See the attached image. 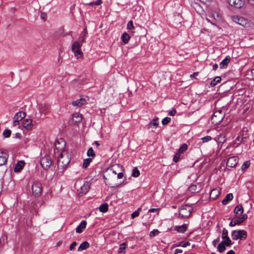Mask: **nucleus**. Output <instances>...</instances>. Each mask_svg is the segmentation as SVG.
Segmentation results:
<instances>
[{
  "label": "nucleus",
  "instance_id": "nucleus-1",
  "mask_svg": "<svg viewBox=\"0 0 254 254\" xmlns=\"http://www.w3.org/2000/svg\"><path fill=\"white\" fill-rule=\"evenodd\" d=\"M192 211L191 207L189 204L182 205L179 208V215L182 218H186L190 216Z\"/></svg>",
  "mask_w": 254,
  "mask_h": 254
},
{
  "label": "nucleus",
  "instance_id": "nucleus-2",
  "mask_svg": "<svg viewBox=\"0 0 254 254\" xmlns=\"http://www.w3.org/2000/svg\"><path fill=\"white\" fill-rule=\"evenodd\" d=\"M224 116L225 115L222 113L221 110L215 112L211 117L212 123L215 125L220 124L223 120Z\"/></svg>",
  "mask_w": 254,
  "mask_h": 254
},
{
  "label": "nucleus",
  "instance_id": "nucleus-3",
  "mask_svg": "<svg viewBox=\"0 0 254 254\" xmlns=\"http://www.w3.org/2000/svg\"><path fill=\"white\" fill-rule=\"evenodd\" d=\"M65 141L63 138L57 139L55 142V148L54 149V153L56 154L58 152H63L65 147Z\"/></svg>",
  "mask_w": 254,
  "mask_h": 254
},
{
  "label": "nucleus",
  "instance_id": "nucleus-4",
  "mask_svg": "<svg viewBox=\"0 0 254 254\" xmlns=\"http://www.w3.org/2000/svg\"><path fill=\"white\" fill-rule=\"evenodd\" d=\"M81 44H80V42L77 41H75L72 44L71 50L74 53L75 57H77L78 58L81 57L83 55V53L81 50Z\"/></svg>",
  "mask_w": 254,
  "mask_h": 254
},
{
  "label": "nucleus",
  "instance_id": "nucleus-5",
  "mask_svg": "<svg viewBox=\"0 0 254 254\" xmlns=\"http://www.w3.org/2000/svg\"><path fill=\"white\" fill-rule=\"evenodd\" d=\"M63 158L64 155L62 152H61L58 156L57 160V166L58 169L61 168L63 170L65 169L66 167V166L69 164L70 162V160L68 158H66L65 160H62Z\"/></svg>",
  "mask_w": 254,
  "mask_h": 254
},
{
  "label": "nucleus",
  "instance_id": "nucleus-6",
  "mask_svg": "<svg viewBox=\"0 0 254 254\" xmlns=\"http://www.w3.org/2000/svg\"><path fill=\"white\" fill-rule=\"evenodd\" d=\"M32 190L33 194L35 197L39 196L42 191L41 183L38 181L34 182L32 186Z\"/></svg>",
  "mask_w": 254,
  "mask_h": 254
},
{
  "label": "nucleus",
  "instance_id": "nucleus-7",
  "mask_svg": "<svg viewBox=\"0 0 254 254\" xmlns=\"http://www.w3.org/2000/svg\"><path fill=\"white\" fill-rule=\"evenodd\" d=\"M51 157L49 155H45L42 157L40 161V164L44 170H48L52 165Z\"/></svg>",
  "mask_w": 254,
  "mask_h": 254
},
{
  "label": "nucleus",
  "instance_id": "nucleus-8",
  "mask_svg": "<svg viewBox=\"0 0 254 254\" xmlns=\"http://www.w3.org/2000/svg\"><path fill=\"white\" fill-rule=\"evenodd\" d=\"M9 154L6 150H0V166L4 165L7 163Z\"/></svg>",
  "mask_w": 254,
  "mask_h": 254
},
{
  "label": "nucleus",
  "instance_id": "nucleus-9",
  "mask_svg": "<svg viewBox=\"0 0 254 254\" xmlns=\"http://www.w3.org/2000/svg\"><path fill=\"white\" fill-rule=\"evenodd\" d=\"M229 4L235 8L239 9L242 7L244 4V0H227Z\"/></svg>",
  "mask_w": 254,
  "mask_h": 254
},
{
  "label": "nucleus",
  "instance_id": "nucleus-10",
  "mask_svg": "<svg viewBox=\"0 0 254 254\" xmlns=\"http://www.w3.org/2000/svg\"><path fill=\"white\" fill-rule=\"evenodd\" d=\"M232 18L234 22L243 26H245L247 24V19L243 17L233 16Z\"/></svg>",
  "mask_w": 254,
  "mask_h": 254
},
{
  "label": "nucleus",
  "instance_id": "nucleus-11",
  "mask_svg": "<svg viewBox=\"0 0 254 254\" xmlns=\"http://www.w3.org/2000/svg\"><path fill=\"white\" fill-rule=\"evenodd\" d=\"M238 163V158L236 156H232L227 159L226 165L231 168L235 167Z\"/></svg>",
  "mask_w": 254,
  "mask_h": 254
},
{
  "label": "nucleus",
  "instance_id": "nucleus-12",
  "mask_svg": "<svg viewBox=\"0 0 254 254\" xmlns=\"http://www.w3.org/2000/svg\"><path fill=\"white\" fill-rule=\"evenodd\" d=\"M22 126L27 130H31L33 127L32 120L31 119L24 120L22 123Z\"/></svg>",
  "mask_w": 254,
  "mask_h": 254
},
{
  "label": "nucleus",
  "instance_id": "nucleus-13",
  "mask_svg": "<svg viewBox=\"0 0 254 254\" xmlns=\"http://www.w3.org/2000/svg\"><path fill=\"white\" fill-rule=\"evenodd\" d=\"M25 162L24 161H19L16 164L14 168V171L16 173L20 172L24 167Z\"/></svg>",
  "mask_w": 254,
  "mask_h": 254
},
{
  "label": "nucleus",
  "instance_id": "nucleus-14",
  "mask_svg": "<svg viewBox=\"0 0 254 254\" xmlns=\"http://www.w3.org/2000/svg\"><path fill=\"white\" fill-rule=\"evenodd\" d=\"M87 225V222L85 220H82L76 229V232L77 233H81L85 229Z\"/></svg>",
  "mask_w": 254,
  "mask_h": 254
},
{
  "label": "nucleus",
  "instance_id": "nucleus-15",
  "mask_svg": "<svg viewBox=\"0 0 254 254\" xmlns=\"http://www.w3.org/2000/svg\"><path fill=\"white\" fill-rule=\"evenodd\" d=\"M87 103L86 100L84 98H80L76 100L73 101L72 102V105L74 106L81 107L82 105H84Z\"/></svg>",
  "mask_w": 254,
  "mask_h": 254
},
{
  "label": "nucleus",
  "instance_id": "nucleus-16",
  "mask_svg": "<svg viewBox=\"0 0 254 254\" xmlns=\"http://www.w3.org/2000/svg\"><path fill=\"white\" fill-rule=\"evenodd\" d=\"M237 233L238 235V239L241 240H246L247 237V232L244 230H236Z\"/></svg>",
  "mask_w": 254,
  "mask_h": 254
},
{
  "label": "nucleus",
  "instance_id": "nucleus-17",
  "mask_svg": "<svg viewBox=\"0 0 254 254\" xmlns=\"http://www.w3.org/2000/svg\"><path fill=\"white\" fill-rule=\"evenodd\" d=\"M231 57L230 56H227L220 63V68H224L227 67L228 64L230 62Z\"/></svg>",
  "mask_w": 254,
  "mask_h": 254
},
{
  "label": "nucleus",
  "instance_id": "nucleus-18",
  "mask_svg": "<svg viewBox=\"0 0 254 254\" xmlns=\"http://www.w3.org/2000/svg\"><path fill=\"white\" fill-rule=\"evenodd\" d=\"M90 185L89 182H85L84 184L80 188V192L83 194H86L89 190Z\"/></svg>",
  "mask_w": 254,
  "mask_h": 254
},
{
  "label": "nucleus",
  "instance_id": "nucleus-19",
  "mask_svg": "<svg viewBox=\"0 0 254 254\" xmlns=\"http://www.w3.org/2000/svg\"><path fill=\"white\" fill-rule=\"evenodd\" d=\"M234 212L236 214V215L241 216L244 212V208L242 205H237L234 210Z\"/></svg>",
  "mask_w": 254,
  "mask_h": 254
},
{
  "label": "nucleus",
  "instance_id": "nucleus-20",
  "mask_svg": "<svg viewBox=\"0 0 254 254\" xmlns=\"http://www.w3.org/2000/svg\"><path fill=\"white\" fill-rule=\"evenodd\" d=\"M187 230V225L184 224L181 226H176L174 227V230L177 231L178 232L184 233Z\"/></svg>",
  "mask_w": 254,
  "mask_h": 254
},
{
  "label": "nucleus",
  "instance_id": "nucleus-21",
  "mask_svg": "<svg viewBox=\"0 0 254 254\" xmlns=\"http://www.w3.org/2000/svg\"><path fill=\"white\" fill-rule=\"evenodd\" d=\"M158 117H156L155 119H154L153 120H151L150 122V123L147 125H146L147 128L148 129H149L150 128H151L153 127H157L158 125Z\"/></svg>",
  "mask_w": 254,
  "mask_h": 254
},
{
  "label": "nucleus",
  "instance_id": "nucleus-22",
  "mask_svg": "<svg viewBox=\"0 0 254 254\" xmlns=\"http://www.w3.org/2000/svg\"><path fill=\"white\" fill-rule=\"evenodd\" d=\"M233 198V194L232 193H229L227 194L223 199L222 203L223 205H226L230 201L232 200Z\"/></svg>",
  "mask_w": 254,
  "mask_h": 254
},
{
  "label": "nucleus",
  "instance_id": "nucleus-23",
  "mask_svg": "<svg viewBox=\"0 0 254 254\" xmlns=\"http://www.w3.org/2000/svg\"><path fill=\"white\" fill-rule=\"evenodd\" d=\"M90 246L89 243L87 241H84L82 243L78 248L77 251L81 252L83 250L87 249Z\"/></svg>",
  "mask_w": 254,
  "mask_h": 254
},
{
  "label": "nucleus",
  "instance_id": "nucleus-24",
  "mask_svg": "<svg viewBox=\"0 0 254 254\" xmlns=\"http://www.w3.org/2000/svg\"><path fill=\"white\" fill-rule=\"evenodd\" d=\"M220 194V192L218 190L216 189H213L210 192V197L213 199H215L219 196Z\"/></svg>",
  "mask_w": 254,
  "mask_h": 254
},
{
  "label": "nucleus",
  "instance_id": "nucleus-25",
  "mask_svg": "<svg viewBox=\"0 0 254 254\" xmlns=\"http://www.w3.org/2000/svg\"><path fill=\"white\" fill-rule=\"evenodd\" d=\"M222 239L223 240L227 241L228 242H232L230 238L228 236V231L225 228L223 229V232L222 234Z\"/></svg>",
  "mask_w": 254,
  "mask_h": 254
},
{
  "label": "nucleus",
  "instance_id": "nucleus-26",
  "mask_svg": "<svg viewBox=\"0 0 254 254\" xmlns=\"http://www.w3.org/2000/svg\"><path fill=\"white\" fill-rule=\"evenodd\" d=\"M130 38V36L127 32H124L121 36L122 41L125 44H127L128 43Z\"/></svg>",
  "mask_w": 254,
  "mask_h": 254
},
{
  "label": "nucleus",
  "instance_id": "nucleus-27",
  "mask_svg": "<svg viewBox=\"0 0 254 254\" xmlns=\"http://www.w3.org/2000/svg\"><path fill=\"white\" fill-rule=\"evenodd\" d=\"M26 116V113L23 111H19L17 112L14 115V118L19 119V121H21L22 119H24Z\"/></svg>",
  "mask_w": 254,
  "mask_h": 254
},
{
  "label": "nucleus",
  "instance_id": "nucleus-28",
  "mask_svg": "<svg viewBox=\"0 0 254 254\" xmlns=\"http://www.w3.org/2000/svg\"><path fill=\"white\" fill-rule=\"evenodd\" d=\"M108 207H109V205H108V203H103L99 206V211L102 213H106L108 210Z\"/></svg>",
  "mask_w": 254,
  "mask_h": 254
},
{
  "label": "nucleus",
  "instance_id": "nucleus-29",
  "mask_svg": "<svg viewBox=\"0 0 254 254\" xmlns=\"http://www.w3.org/2000/svg\"><path fill=\"white\" fill-rule=\"evenodd\" d=\"M221 78L220 76L215 77L211 82H210V86L211 87H214L217 85V83H219L221 82Z\"/></svg>",
  "mask_w": 254,
  "mask_h": 254
},
{
  "label": "nucleus",
  "instance_id": "nucleus-30",
  "mask_svg": "<svg viewBox=\"0 0 254 254\" xmlns=\"http://www.w3.org/2000/svg\"><path fill=\"white\" fill-rule=\"evenodd\" d=\"M127 248V244L124 242L120 245L118 253L119 254H125V250Z\"/></svg>",
  "mask_w": 254,
  "mask_h": 254
},
{
  "label": "nucleus",
  "instance_id": "nucleus-31",
  "mask_svg": "<svg viewBox=\"0 0 254 254\" xmlns=\"http://www.w3.org/2000/svg\"><path fill=\"white\" fill-rule=\"evenodd\" d=\"M92 161V159L91 158H88L83 160L82 167L83 168H87L90 163Z\"/></svg>",
  "mask_w": 254,
  "mask_h": 254
},
{
  "label": "nucleus",
  "instance_id": "nucleus-32",
  "mask_svg": "<svg viewBox=\"0 0 254 254\" xmlns=\"http://www.w3.org/2000/svg\"><path fill=\"white\" fill-rule=\"evenodd\" d=\"M242 223L239 218H237L236 219H233L229 223V226L230 227H234L236 225H240Z\"/></svg>",
  "mask_w": 254,
  "mask_h": 254
},
{
  "label": "nucleus",
  "instance_id": "nucleus-33",
  "mask_svg": "<svg viewBox=\"0 0 254 254\" xmlns=\"http://www.w3.org/2000/svg\"><path fill=\"white\" fill-rule=\"evenodd\" d=\"M183 158V155L177 152L174 156L173 160L175 163H177L179 161L180 159Z\"/></svg>",
  "mask_w": 254,
  "mask_h": 254
},
{
  "label": "nucleus",
  "instance_id": "nucleus-34",
  "mask_svg": "<svg viewBox=\"0 0 254 254\" xmlns=\"http://www.w3.org/2000/svg\"><path fill=\"white\" fill-rule=\"evenodd\" d=\"M188 145L184 143L180 147L178 152L182 155L188 149Z\"/></svg>",
  "mask_w": 254,
  "mask_h": 254
},
{
  "label": "nucleus",
  "instance_id": "nucleus-35",
  "mask_svg": "<svg viewBox=\"0 0 254 254\" xmlns=\"http://www.w3.org/2000/svg\"><path fill=\"white\" fill-rule=\"evenodd\" d=\"M73 119L75 120L76 123H80L82 121L81 115L78 113H74L73 114Z\"/></svg>",
  "mask_w": 254,
  "mask_h": 254
},
{
  "label": "nucleus",
  "instance_id": "nucleus-36",
  "mask_svg": "<svg viewBox=\"0 0 254 254\" xmlns=\"http://www.w3.org/2000/svg\"><path fill=\"white\" fill-rule=\"evenodd\" d=\"M131 175L133 177H138L140 175V172L137 167H135L133 169Z\"/></svg>",
  "mask_w": 254,
  "mask_h": 254
},
{
  "label": "nucleus",
  "instance_id": "nucleus-37",
  "mask_svg": "<svg viewBox=\"0 0 254 254\" xmlns=\"http://www.w3.org/2000/svg\"><path fill=\"white\" fill-rule=\"evenodd\" d=\"M87 155L88 157H94L96 156L95 153L92 147H90L88 149V150L87 152Z\"/></svg>",
  "mask_w": 254,
  "mask_h": 254
},
{
  "label": "nucleus",
  "instance_id": "nucleus-38",
  "mask_svg": "<svg viewBox=\"0 0 254 254\" xmlns=\"http://www.w3.org/2000/svg\"><path fill=\"white\" fill-rule=\"evenodd\" d=\"M11 134V131L9 129H6L4 130L2 134L4 138H8L10 136V135Z\"/></svg>",
  "mask_w": 254,
  "mask_h": 254
},
{
  "label": "nucleus",
  "instance_id": "nucleus-39",
  "mask_svg": "<svg viewBox=\"0 0 254 254\" xmlns=\"http://www.w3.org/2000/svg\"><path fill=\"white\" fill-rule=\"evenodd\" d=\"M160 233V232L157 229H153L150 232L149 237L150 238L154 237L157 236Z\"/></svg>",
  "mask_w": 254,
  "mask_h": 254
},
{
  "label": "nucleus",
  "instance_id": "nucleus-40",
  "mask_svg": "<svg viewBox=\"0 0 254 254\" xmlns=\"http://www.w3.org/2000/svg\"><path fill=\"white\" fill-rule=\"evenodd\" d=\"M250 161H246L242 165L241 169L242 170H245V169L248 168L250 166Z\"/></svg>",
  "mask_w": 254,
  "mask_h": 254
},
{
  "label": "nucleus",
  "instance_id": "nucleus-41",
  "mask_svg": "<svg viewBox=\"0 0 254 254\" xmlns=\"http://www.w3.org/2000/svg\"><path fill=\"white\" fill-rule=\"evenodd\" d=\"M226 250V247H225V246H224L223 245H222L221 244H219L218 246H217V250L220 253H222L223 252H224Z\"/></svg>",
  "mask_w": 254,
  "mask_h": 254
},
{
  "label": "nucleus",
  "instance_id": "nucleus-42",
  "mask_svg": "<svg viewBox=\"0 0 254 254\" xmlns=\"http://www.w3.org/2000/svg\"><path fill=\"white\" fill-rule=\"evenodd\" d=\"M140 210H141V208H138L136 211L133 212L131 215V218L133 219L136 217H138L139 215V214H140L139 211H140Z\"/></svg>",
  "mask_w": 254,
  "mask_h": 254
},
{
  "label": "nucleus",
  "instance_id": "nucleus-43",
  "mask_svg": "<svg viewBox=\"0 0 254 254\" xmlns=\"http://www.w3.org/2000/svg\"><path fill=\"white\" fill-rule=\"evenodd\" d=\"M235 217L237 218H239V219L240 220V221L242 223H243L244 221H245L248 218V215L247 214H243L241 217H240V216H237V215H236Z\"/></svg>",
  "mask_w": 254,
  "mask_h": 254
},
{
  "label": "nucleus",
  "instance_id": "nucleus-44",
  "mask_svg": "<svg viewBox=\"0 0 254 254\" xmlns=\"http://www.w3.org/2000/svg\"><path fill=\"white\" fill-rule=\"evenodd\" d=\"M171 118L170 117H166L164 118L162 121V124L163 126L167 125L171 122Z\"/></svg>",
  "mask_w": 254,
  "mask_h": 254
},
{
  "label": "nucleus",
  "instance_id": "nucleus-45",
  "mask_svg": "<svg viewBox=\"0 0 254 254\" xmlns=\"http://www.w3.org/2000/svg\"><path fill=\"white\" fill-rule=\"evenodd\" d=\"M197 186L196 185L191 184L189 188V190L191 192H195L196 191Z\"/></svg>",
  "mask_w": 254,
  "mask_h": 254
},
{
  "label": "nucleus",
  "instance_id": "nucleus-46",
  "mask_svg": "<svg viewBox=\"0 0 254 254\" xmlns=\"http://www.w3.org/2000/svg\"><path fill=\"white\" fill-rule=\"evenodd\" d=\"M127 29L129 30L134 29L132 20H130L127 24Z\"/></svg>",
  "mask_w": 254,
  "mask_h": 254
},
{
  "label": "nucleus",
  "instance_id": "nucleus-47",
  "mask_svg": "<svg viewBox=\"0 0 254 254\" xmlns=\"http://www.w3.org/2000/svg\"><path fill=\"white\" fill-rule=\"evenodd\" d=\"M233 242H228L227 241L223 240V241L220 243L222 245L225 246V247H230L232 244Z\"/></svg>",
  "mask_w": 254,
  "mask_h": 254
},
{
  "label": "nucleus",
  "instance_id": "nucleus-48",
  "mask_svg": "<svg viewBox=\"0 0 254 254\" xmlns=\"http://www.w3.org/2000/svg\"><path fill=\"white\" fill-rule=\"evenodd\" d=\"M232 238L234 240H237L238 239V235L237 233L236 230H234L232 232Z\"/></svg>",
  "mask_w": 254,
  "mask_h": 254
},
{
  "label": "nucleus",
  "instance_id": "nucleus-49",
  "mask_svg": "<svg viewBox=\"0 0 254 254\" xmlns=\"http://www.w3.org/2000/svg\"><path fill=\"white\" fill-rule=\"evenodd\" d=\"M246 139V137H242L240 136H238L236 138V141H239L240 144L241 143H244L245 142V139Z\"/></svg>",
  "mask_w": 254,
  "mask_h": 254
},
{
  "label": "nucleus",
  "instance_id": "nucleus-50",
  "mask_svg": "<svg viewBox=\"0 0 254 254\" xmlns=\"http://www.w3.org/2000/svg\"><path fill=\"white\" fill-rule=\"evenodd\" d=\"M201 139L202 140L203 142H206L210 140L211 139V137L210 136L207 135L202 137Z\"/></svg>",
  "mask_w": 254,
  "mask_h": 254
},
{
  "label": "nucleus",
  "instance_id": "nucleus-51",
  "mask_svg": "<svg viewBox=\"0 0 254 254\" xmlns=\"http://www.w3.org/2000/svg\"><path fill=\"white\" fill-rule=\"evenodd\" d=\"M88 34L87 29L86 27H85L80 34V36L87 37Z\"/></svg>",
  "mask_w": 254,
  "mask_h": 254
},
{
  "label": "nucleus",
  "instance_id": "nucleus-52",
  "mask_svg": "<svg viewBox=\"0 0 254 254\" xmlns=\"http://www.w3.org/2000/svg\"><path fill=\"white\" fill-rule=\"evenodd\" d=\"M77 243L76 242H73L71 244V245L69 247V250L70 251L73 250L75 248V247L77 246Z\"/></svg>",
  "mask_w": 254,
  "mask_h": 254
},
{
  "label": "nucleus",
  "instance_id": "nucleus-53",
  "mask_svg": "<svg viewBox=\"0 0 254 254\" xmlns=\"http://www.w3.org/2000/svg\"><path fill=\"white\" fill-rule=\"evenodd\" d=\"M87 37H84V36H80V37H79V39H80V44H81V46L82 45V44L86 42V38Z\"/></svg>",
  "mask_w": 254,
  "mask_h": 254
},
{
  "label": "nucleus",
  "instance_id": "nucleus-54",
  "mask_svg": "<svg viewBox=\"0 0 254 254\" xmlns=\"http://www.w3.org/2000/svg\"><path fill=\"white\" fill-rule=\"evenodd\" d=\"M160 208H151L149 209L148 212H157V214H159V211L160 210Z\"/></svg>",
  "mask_w": 254,
  "mask_h": 254
},
{
  "label": "nucleus",
  "instance_id": "nucleus-55",
  "mask_svg": "<svg viewBox=\"0 0 254 254\" xmlns=\"http://www.w3.org/2000/svg\"><path fill=\"white\" fill-rule=\"evenodd\" d=\"M13 120H14L13 122V126H17L19 125V123L20 121L19 120V119L14 118V117Z\"/></svg>",
  "mask_w": 254,
  "mask_h": 254
},
{
  "label": "nucleus",
  "instance_id": "nucleus-56",
  "mask_svg": "<svg viewBox=\"0 0 254 254\" xmlns=\"http://www.w3.org/2000/svg\"><path fill=\"white\" fill-rule=\"evenodd\" d=\"M220 241V238L219 237H218L216 239H215L212 242V245L214 247H216L217 243L219 242Z\"/></svg>",
  "mask_w": 254,
  "mask_h": 254
},
{
  "label": "nucleus",
  "instance_id": "nucleus-57",
  "mask_svg": "<svg viewBox=\"0 0 254 254\" xmlns=\"http://www.w3.org/2000/svg\"><path fill=\"white\" fill-rule=\"evenodd\" d=\"M218 139L219 140V142L222 143H223L226 140L225 137L222 135L218 137Z\"/></svg>",
  "mask_w": 254,
  "mask_h": 254
},
{
  "label": "nucleus",
  "instance_id": "nucleus-58",
  "mask_svg": "<svg viewBox=\"0 0 254 254\" xmlns=\"http://www.w3.org/2000/svg\"><path fill=\"white\" fill-rule=\"evenodd\" d=\"M176 113V110L175 109H173V110H172L171 111H170L169 112L168 115L171 116H173L175 115Z\"/></svg>",
  "mask_w": 254,
  "mask_h": 254
},
{
  "label": "nucleus",
  "instance_id": "nucleus-59",
  "mask_svg": "<svg viewBox=\"0 0 254 254\" xmlns=\"http://www.w3.org/2000/svg\"><path fill=\"white\" fill-rule=\"evenodd\" d=\"M40 16H41V19L45 20H46V19L47 18V14L45 12H42L41 13Z\"/></svg>",
  "mask_w": 254,
  "mask_h": 254
},
{
  "label": "nucleus",
  "instance_id": "nucleus-60",
  "mask_svg": "<svg viewBox=\"0 0 254 254\" xmlns=\"http://www.w3.org/2000/svg\"><path fill=\"white\" fill-rule=\"evenodd\" d=\"M102 3V0H97V1L94 2V4L96 5H100Z\"/></svg>",
  "mask_w": 254,
  "mask_h": 254
},
{
  "label": "nucleus",
  "instance_id": "nucleus-61",
  "mask_svg": "<svg viewBox=\"0 0 254 254\" xmlns=\"http://www.w3.org/2000/svg\"><path fill=\"white\" fill-rule=\"evenodd\" d=\"M237 141H236V140H235L233 143V146L235 148L238 147L240 145V143H239V142L237 143Z\"/></svg>",
  "mask_w": 254,
  "mask_h": 254
},
{
  "label": "nucleus",
  "instance_id": "nucleus-62",
  "mask_svg": "<svg viewBox=\"0 0 254 254\" xmlns=\"http://www.w3.org/2000/svg\"><path fill=\"white\" fill-rule=\"evenodd\" d=\"M198 72H195L192 74H191L190 77L191 78H195V77L198 75Z\"/></svg>",
  "mask_w": 254,
  "mask_h": 254
},
{
  "label": "nucleus",
  "instance_id": "nucleus-63",
  "mask_svg": "<svg viewBox=\"0 0 254 254\" xmlns=\"http://www.w3.org/2000/svg\"><path fill=\"white\" fill-rule=\"evenodd\" d=\"M21 135L20 133L17 132L14 134V137H15V138H21Z\"/></svg>",
  "mask_w": 254,
  "mask_h": 254
},
{
  "label": "nucleus",
  "instance_id": "nucleus-64",
  "mask_svg": "<svg viewBox=\"0 0 254 254\" xmlns=\"http://www.w3.org/2000/svg\"><path fill=\"white\" fill-rule=\"evenodd\" d=\"M124 177V174L122 172H120L118 174V179H122Z\"/></svg>",
  "mask_w": 254,
  "mask_h": 254
}]
</instances>
